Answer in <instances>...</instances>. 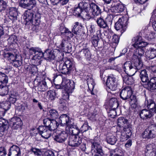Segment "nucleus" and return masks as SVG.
<instances>
[{"label": "nucleus", "instance_id": "obj_1", "mask_svg": "<svg viewBox=\"0 0 156 156\" xmlns=\"http://www.w3.org/2000/svg\"><path fill=\"white\" fill-rule=\"evenodd\" d=\"M145 103L150 109H144L140 112V116L143 119L151 118L156 113V105L152 98H147Z\"/></svg>", "mask_w": 156, "mask_h": 156}, {"label": "nucleus", "instance_id": "obj_2", "mask_svg": "<svg viewBox=\"0 0 156 156\" xmlns=\"http://www.w3.org/2000/svg\"><path fill=\"white\" fill-rule=\"evenodd\" d=\"M23 16V18L27 23H31L35 26L40 24L41 16L38 13L34 15L33 11L29 9L24 12Z\"/></svg>", "mask_w": 156, "mask_h": 156}, {"label": "nucleus", "instance_id": "obj_3", "mask_svg": "<svg viewBox=\"0 0 156 156\" xmlns=\"http://www.w3.org/2000/svg\"><path fill=\"white\" fill-rule=\"evenodd\" d=\"M85 5L87 6L86 12L85 14L86 19H90L95 18L101 12V9L98 6L94 3L90 4L87 2Z\"/></svg>", "mask_w": 156, "mask_h": 156}, {"label": "nucleus", "instance_id": "obj_4", "mask_svg": "<svg viewBox=\"0 0 156 156\" xmlns=\"http://www.w3.org/2000/svg\"><path fill=\"white\" fill-rule=\"evenodd\" d=\"M55 87L57 89H65L67 91L64 93L63 97L65 98H69L70 94H71L74 89L75 86L73 84L71 83L69 80L66 81L63 80L61 85L55 84Z\"/></svg>", "mask_w": 156, "mask_h": 156}, {"label": "nucleus", "instance_id": "obj_5", "mask_svg": "<svg viewBox=\"0 0 156 156\" xmlns=\"http://www.w3.org/2000/svg\"><path fill=\"white\" fill-rule=\"evenodd\" d=\"M74 65V62L73 60L67 59L63 63L59 64L58 67L59 71L63 74H69L70 73Z\"/></svg>", "mask_w": 156, "mask_h": 156}, {"label": "nucleus", "instance_id": "obj_6", "mask_svg": "<svg viewBox=\"0 0 156 156\" xmlns=\"http://www.w3.org/2000/svg\"><path fill=\"white\" fill-rule=\"evenodd\" d=\"M86 2H80L78 5V6L75 7L74 10L73 14L75 16L77 17L84 16L85 17V14L86 12L87 6L85 4Z\"/></svg>", "mask_w": 156, "mask_h": 156}, {"label": "nucleus", "instance_id": "obj_7", "mask_svg": "<svg viewBox=\"0 0 156 156\" xmlns=\"http://www.w3.org/2000/svg\"><path fill=\"white\" fill-rule=\"evenodd\" d=\"M144 138H153L156 137V126L152 125L144 130L142 134Z\"/></svg>", "mask_w": 156, "mask_h": 156}, {"label": "nucleus", "instance_id": "obj_8", "mask_svg": "<svg viewBox=\"0 0 156 156\" xmlns=\"http://www.w3.org/2000/svg\"><path fill=\"white\" fill-rule=\"evenodd\" d=\"M128 19L123 18H119L118 21L115 24V28L117 30H120L121 33H123L127 27Z\"/></svg>", "mask_w": 156, "mask_h": 156}, {"label": "nucleus", "instance_id": "obj_9", "mask_svg": "<svg viewBox=\"0 0 156 156\" xmlns=\"http://www.w3.org/2000/svg\"><path fill=\"white\" fill-rule=\"evenodd\" d=\"M91 153L94 156H103V153L100 143L94 141L92 143Z\"/></svg>", "mask_w": 156, "mask_h": 156}, {"label": "nucleus", "instance_id": "obj_10", "mask_svg": "<svg viewBox=\"0 0 156 156\" xmlns=\"http://www.w3.org/2000/svg\"><path fill=\"white\" fill-rule=\"evenodd\" d=\"M106 83L108 88L111 90L114 91L116 89L117 81L114 75H111L108 76Z\"/></svg>", "mask_w": 156, "mask_h": 156}, {"label": "nucleus", "instance_id": "obj_11", "mask_svg": "<svg viewBox=\"0 0 156 156\" xmlns=\"http://www.w3.org/2000/svg\"><path fill=\"white\" fill-rule=\"evenodd\" d=\"M23 125L22 122L20 118L18 117H14L10 120L9 126L14 129L20 128Z\"/></svg>", "mask_w": 156, "mask_h": 156}, {"label": "nucleus", "instance_id": "obj_12", "mask_svg": "<svg viewBox=\"0 0 156 156\" xmlns=\"http://www.w3.org/2000/svg\"><path fill=\"white\" fill-rule=\"evenodd\" d=\"M68 142L70 146L72 147H77L81 143V139L78 136L70 135Z\"/></svg>", "mask_w": 156, "mask_h": 156}, {"label": "nucleus", "instance_id": "obj_13", "mask_svg": "<svg viewBox=\"0 0 156 156\" xmlns=\"http://www.w3.org/2000/svg\"><path fill=\"white\" fill-rule=\"evenodd\" d=\"M58 122L62 126L66 127L72 126L73 123L69 119V116L66 114H63L59 117Z\"/></svg>", "mask_w": 156, "mask_h": 156}, {"label": "nucleus", "instance_id": "obj_14", "mask_svg": "<svg viewBox=\"0 0 156 156\" xmlns=\"http://www.w3.org/2000/svg\"><path fill=\"white\" fill-rule=\"evenodd\" d=\"M105 104L107 109H116L119 106L117 98H108Z\"/></svg>", "mask_w": 156, "mask_h": 156}, {"label": "nucleus", "instance_id": "obj_15", "mask_svg": "<svg viewBox=\"0 0 156 156\" xmlns=\"http://www.w3.org/2000/svg\"><path fill=\"white\" fill-rule=\"evenodd\" d=\"M59 47L66 53H69L72 51V45L67 39H63L61 41Z\"/></svg>", "mask_w": 156, "mask_h": 156}, {"label": "nucleus", "instance_id": "obj_16", "mask_svg": "<svg viewBox=\"0 0 156 156\" xmlns=\"http://www.w3.org/2000/svg\"><path fill=\"white\" fill-rule=\"evenodd\" d=\"M37 130L39 133L44 138L48 139L51 136V131L44 126H40Z\"/></svg>", "mask_w": 156, "mask_h": 156}, {"label": "nucleus", "instance_id": "obj_17", "mask_svg": "<svg viewBox=\"0 0 156 156\" xmlns=\"http://www.w3.org/2000/svg\"><path fill=\"white\" fill-rule=\"evenodd\" d=\"M107 11L114 13H120L125 9V6L119 3L111 7L110 5L107 7Z\"/></svg>", "mask_w": 156, "mask_h": 156}, {"label": "nucleus", "instance_id": "obj_18", "mask_svg": "<svg viewBox=\"0 0 156 156\" xmlns=\"http://www.w3.org/2000/svg\"><path fill=\"white\" fill-rule=\"evenodd\" d=\"M118 125L121 129H131V126L128 120L123 117H120L118 120Z\"/></svg>", "mask_w": 156, "mask_h": 156}, {"label": "nucleus", "instance_id": "obj_19", "mask_svg": "<svg viewBox=\"0 0 156 156\" xmlns=\"http://www.w3.org/2000/svg\"><path fill=\"white\" fill-rule=\"evenodd\" d=\"M124 71L127 74H130L131 75H134L136 72V69L133 67V64L130 62H127L124 64Z\"/></svg>", "mask_w": 156, "mask_h": 156}, {"label": "nucleus", "instance_id": "obj_20", "mask_svg": "<svg viewBox=\"0 0 156 156\" xmlns=\"http://www.w3.org/2000/svg\"><path fill=\"white\" fill-rule=\"evenodd\" d=\"M144 152L146 156H156V148L153 144H149L147 145Z\"/></svg>", "mask_w": 156, "mask_h": 156}, {"label": "nucleus", "instance_id": "obj_21", "mask_svg": "<svg viewBox=\"0 0 156 156\" xmlns=\"http://www.w3.org/2000/svg\"><path fill=\"white\" fill-rule=\"evenodd\" d=\"M111 16H108L105 18V20L101 17L98 18L96 20V22L98 26L102 28H105L108 27L107 24V22L109 19L110 20H109V22L111 23L112 20L111 19Z\"/></svg>", "mask_w": 156, "mask_h": 156}, {"label": "nucleus", "instance_id": "obj_22", "mask_svg": "<svg viewBox=\"0 0 156 156\" xmlns=\"http://www.w3.org/2000/svg\"><path fill=\"white\" fill-rule=\"evenodd\" d=\"M8 121L2 118H0V136H2L4 132L7 130L8 128Z\"/></svg>", "mask_w": 156, "mask_h": 156}, {"label": "nucleus", "instance_id": "obj_23", "mask_svg": "<svg viewBox=\"0 0 156 156\" xmlns=\"http://www.w3.org/2000/svg\"><path fill=\"white\" fill-rule=\"evenodd\" d=\"M10 107V102L8 101L3 102L0 104V115L3 116L6 112Z\"/></svg>", "mask_w": 156, "mask_h": 156}, {"label": "nucleus", "instance_id": "obj_24", "mask_svg": "<svg viewBox=\"0 0 156 156\" xmlns=\"http://www.w3.org/2000/svg\"><path fill=\"white\" fill-rule=\"evenodd\" d=\"M74 124L73 123L72 126L66 127V133L71 135H70L78 136L79 133L80 132V130L77 127H76V128H74Z\"/></svg>", "mask_w": 156, "mask_h": 156}, {"label": "nucleus", "instance_id": "obj_25", "mask_svg": "<svg viewBox=\"0 0 156 156\" xmlns=\"http://www.w3.org/2000/svg\"><path fill=\"white\" fill-rule=\"evenodd\" d=\"M132 91L129 86H126L120 92V98H131Z\"/></svg>", "mask_w": 156, "mask_h": 156}, {"label": "nucleus", "instance_id": "obj_26", "mask_svg": "<svg viewBox=\"0 0 156 156\" xmlns=\"http://www.w3.org/2000/svg\"><path fill=\"white\" fill-rule=\"evenodd\" d=\"M122 129V130L121 132L120 138V140L122 142H123L127 140L129 138L132 134V132L130 129Z\"/></svg>", "mask_w": 156, "mask_h": 156}, {"label": "nucleus", "instance_id": "obj_27", "mask_svg": "<svg viewBox=\"0 0 156 156\" xmlns=\"http://www.w3.org/2000/svg\"><path fill=\"white\" fill-rule=\"evenodd\" d=\"M8 156H21L20 148L16 145H12L9 149Z\"/></svg>", "mask_w": 156, "mask_h": 156}, {"label": "nucleus", "instance_id": "obj_28", "mask_svg": "<svg viewBox=\"0 0 156 156\" xmlns=\"http://www.w3.org/2000/svg\"><path fill=\"white\" fill-rule=\"evenodd\" d=\"M8 17L12 22L16 20L17 19L18 12L16 8H10L9 9Z\"/></svg>", "mask_w": 156, "mask_h": 156}, {"label": "nucleus", "instance_id": "obj_29", "mask_svg": "<svg viewBox=\"0 0 156 156\" xmlns=\"http://www.w3.org/2000/svg\"><path fill=\"white\" fill-rule=\"evenodd\" d=\"M54 53H52L51 51L50 50V52L49 53V55L47 57V58H46L47 60H51L54 59L55 57H57L58 58H62L63 56V54L60 52V51L58 49H56L54 51Z\"/></svg>", "mask_w": 156, "mask_h": 156}, {"label": "nucleus", "instance_id": "obj_30", "mask_svg": "<svg viewBox=\"0 0 156 156\" xmlns=\"http://www.w3.org/2000/svg\"><path fill=\"white\" fill-rule=\"evenodd\" d=\"M66 132H61L57 135L55 136L54 140L57 142L62 143L65 141L67 137V134Z\"/></svg>", "mask_w": 156, "mask_h": 156}, {"label": "nucleus", "instance_id": "obj_31", "mask_svg": "<svg viewBox=\"0 0 156 156\" xmlns=\"http://www.w3.org/2000/svg\"><path fill=\"white\" fill-rule=\"evenodd\" d=\"M36 4L35 0H20V6L24 8Z\"/></svg>", "mask_w": 156, "mask_h": 156}, {"label": "nucleus", "instance_id": "obj_32", "mask_svg": "<svg viewBox=\"0 0 156 156\" xmlns=\"http://www.w3.org/2000/svg\"><path fill=\"white\" fill-rule=\"evenodd\" d=\"M100 34V37L102 40H105L106 39H110L112 35V33L109 30L104 31L102 33H101L100 30L97 32V34Z\"/></svg>", "mask_w": 156, "mask_h": 156}, {"label": "nucleus", "instance_id": "obj_33", "mask_svg": "<svg viewBox=\"0 0 156 156\" xmlns=\"http://www.w3.org/2000/svg\"><path fill=\"white\" fill-rule=\"evenodd\" d=\"M146 54L149 59H153L156 57V49L153 47H150L147 49Z\"/></svg>", "mask_w": 156, "mask_h": 156}, {"label": "nucleus", "instance_id": "obj_34", "mask_svg": "<svg viewBox=\"0 0 156 156\" xmlns=\"http://www.w3.org/2000/svg\"><path fill=\"white\" fill-rule=\"evenodd\" d=\"M132 58L133 62V67L136 69V72L138 70L142 68L143 65V63L139 58H134V59Z\"/></svg>", "mask_w": 156, "mask_h": 156}, {"label": "nucleus", "instance_id": "obj_35", "mask_svg": "<svg viewBox=\"0 0 156 156\" xmlns=\"http://www.w3.org/2000/svg\"><path fill=\"white\" fill-rule=\"evenodd\" d=\"M37 85V89L39 91H44L48 89L46 83L44 80L38 82Z\"/></svg>", "mask_w": 156, "mask_h": 156}, {"label": "nucleus", "instance_id": "obj_36", "mask_svg": "<svg viewBox=\"0 0 156 156\" xmlns=\"http://www.w3.org/2000/svg\"><path fill=\"white\" fill-rule=\"evenodd\" d=\"M106 140L108 143L114 145L116 142L117 140L115 135L111 133H109L107 137Z\"/></svg>", "mask_w": 156, "mask_h": 156}, {"label": "nucleus", "instance_id": "obj_37", "mask_svg": "<svg viewBox=\"0 0 156 156\" xmlns=\"http://www.w3.org/2000/svg\"><path fill=\"white\" fill-rule=\"evenodd\" d=\"M139 76L140 79L143 82L146 83L148 81V75L146 70H141Z\"/></svg>", "mask_w": 156, "mask_h": 156}, {"label": "nucleus", "instance_id": "obj_38", "mask_svg": "<svg viewBox=\"0 0 156 156\" xmlns=\"http://www.w3.org/2000/svg\"><path fill=\"white\" fill-rule=\"evenodd\" d=\"M135 48L136 49L134 50L133 55L132 57L133 59H134V58H139L138 55L141 56L144 54V48Z\"/></svg>", "mask_w": 156, "mask_h": 156}, {"label": "nucleus", "instance_id": "obj_39", "mask_svg": "<svg viewBox=\"0 0 156 156\" xmlns=\"http://www.w3.org/2000/svg\"><path fill=\"white\" fill-rule=\"evenodd\" d=\"M123 153L121 149H116L111 151L109 156H123Z\"/></svg>", "mask_w": 156, "mask_h": 156}, {"label": "nucleus", "instance_id": "obj_40", "mask_svg": "<svg viewBox=\"0 0 156 156\" xmlns=\"http://www.w3.org/2000/svg\"><path fill=\"white\" fill-rule=\"evenodd\" d=\"M8 81V77L6 75L0 72V82L2 84H6Z\"/></svg>", "mask_w": 156, "mask_h": 156}, {"label": "nucleus", "instance_id": "obj_41", "mask_svg": "<svg viewBox=\"0 0 156 156\" xmlns=\"http://www.w3.org/2000/svg\"><path fill=\"white\" fill-rule=\"evenodd\" d=\"M4 56L11 63L17 58L16 55H15L11 53H5Z\"/></svg>", "mask_w": 156, "mask_h": 156}, {"label": "nucleus", "instance_id": "obj_42", "mask_svg": "<svg viewBox=\"0 0 156 156\" xmlns=\"http://www.w3.org/2000/svg\"><path fill=\"white\" fill-rule=\"evenodd\" d=\"M124 82L128 85H131L133 83L134 80L131 76H128L127 75L124 76L123 78Z\"/></svg>", "mask_w": 156, "mask_h": 156}, {"label": "nucleus", "instance_id": "obj_43", "mask_svg": "<svg viewBox=\"0 0 156 156\" xmlns=\"http://www.w3.org/2000/svg\"><path fill=\"white\" fill-rule=\"evenodd\" d=\"M79 24V23L78 22L75 23V25L72 30V32L76 35H79L81 31V28H80V27Z\"/></svg>", "mask_w": 156, "mask_h": 156}, {"label": "nucleus", "instance_id": "obj_44", "mask_svg": "<svg viewBox=\"0 0 156 156\" xmlns=\"http://www.w3.org/2000/svg\"><path fill=\"white\" fill-rule=\"evenodd\" d=\"M43 57V52L40 49L38 48L37 51L36 52L35 55L33 57V59L34 60L37 59L39 60Z\"/></svg>", "mask_w": 156, "mask_h": 156}, {"label": "nucleus", "instance_id": "obj_45", "mask_svg": "<svg viewBox=\"0 0 156 156\" xmlns=\"http://www.w3.org/2000/svg\"><path fill=\"white\" fill-rule=\"evenodd\" d=\"M6 84H1L0 85V95L3 96L8 93Z\"/></svg>", "mask_w": 156, "mask_h": 156}, {"label": "nucleus", "instance_id": "obj_46", "mask_svg": "<svg viewBox=\"0 0 156 156\" xmlns=\"http://www.w3.org/2000/svg\"><path fill=\"white\" fill-rule=\"evenodd\" d=\"M58 125V122L55 120L52 119L51 120L50 126L48 128L50 130L52 131L56 129Z\"/></svg>", "mask_w": 156, "mask_h": 156}, {"label": "nucleus", "instance_id": "obj_47", "mask_svg": "<svg viewBox=\"0 0 156 156\" xmlns=\"http://www.w3.org/2000/svg\"><path fill=\"white\" fill-rule=\"evenodd\" d=\"M87 81L89 89L90 90H93L95 85L94 80L92 78L90 77L87 78Z\"/></svg>", "mask_w": 156, "mask_h": 156}, {"label": "nucleus", "instance_id": "obj_48", "mask_svg": "<svg viewBox=\"0 0 156 156\" xmlns=\"http://www.w3.org/2000/svg\"><path fill=\"white\" fill-rule=\"evenodd\" d=\"M89 129H91L90 127L88 126L87 122H84L79 130L80 132L83 133L86 132Z\"/></svg>", "mask_w": 156, "mask_h": 156}, {"label": "nucleus", "instance_id": "obj_49", "mask_svg": "<svg viewBox=\"0 0 156 156\" xmlns=\"http://www.w3.org/2000/svg\"><path fill=\"white\" fill-rule=\"evenodd\" d=\"M17 41V37L14 35L10 36L8 39V44L10 45L16 43Z\"/></svg>", "mask_w": 156, "mask_h": 156}, {"label": "nucleus", "instance_id": "obj_50", "mask_svg": "<svg viewBox=\"0 0 156 156\" xmlns=\"http://www.w3.org/2000/svg\"><path fill=\"white\" fill-rule=\"evenodd\" d=\"M142 41V38L140 36H137L134 37L132 39V42L133 43V46L134 47L135 46H137L138 44Z\"/></svg>", "mask_w": 156, "mask_h": 156}, {"label": "nucleus", "instance_id": "obj_51", "mask_svg": "<svg viewBox=\"0 0 156 156\" xmlns=\"http://www.w3.org/2000/svg\"><path fill=\"white\" fill-rule=\"evenodd\" d=\"M131 108L132 109H135L137 105V100L136 98H130L129 100Z\"/></svg>", "mask_w": 156, "mask_h": 156}, {"label": "nucleus", "instance_id": "obj_52", "mask_svg": "<svg viewBox=\"0 0 156 156\" xmlns=\"http://www.w3.org/2000/svg\"><path fill=\"white\" fill-rule=\"evenodd\" d=\"M49 113L48 115H50V117L53 119L57 118L58 117L57 112L54 109H51L49 111Z\"/></svg>", "mask_w": 156, "mask_h": 156}, {"label": "nucleus", "instance_id": "obj_53", "mask_svg": "<svg viewBox=\"0 0 156 156\" xmlns=\"http://www.w3.org/2000/svg\"><path fill=\"white\" fill-rule=\"evenodd\" d=\"M99 34H97V36H94L92 38V43L94 47H97L99 41L98 36Z\"/></svg>", "mask_w": 156, "mask_h": 156}, {"label": "nucleus", "instance_id": "obj_54", "mask_svg": "<svg viewBox=\"0 0 156 156\" xmlns=\"http://www.w3.org/2000/svg\"><path fill=\"white\" fill-rule=\"evenodd\" d=\"M12 65L16 67H17L21 65L22 62L21 60L17 58L11 63Z\"/></svg>", "mask_w": 156, "mask_h": 156}, {"label": "nucleus", "instance_id": "obj_55", "mask_svg": "<svg viewBox=\"0 0 156 156\" xmlns=\"http://www.w3.org/2000/svg\"><path fill=\"white\" fill-rule=\"evenodd\" d=\"M84 54V52L82 49L81 51H79L77 53L76 57L78 59L81 60L82 59L85 58Z\"/></svg>", "mask_w": 156, "mask_h": 156}, {"label": "nucleus", "instance_id": "obj_56", "mask_svg": "<svg viewBox=\"0 0 156 156\" xmlns=\"http://www.w3.org/2000/svg\"><path fill=\"white\" fill-rule=\"evenodd\" d=\"M83 50L84 52L85 58L87 59H89L90 58L91 55V54L90 50L88 48H83Z\"/></svg>", "mask_w": 156, "mask_h": 156}, {"label": "nucleus", "instance_id": "obj_57", "mask_svg": "<svg viewBox=\"0 0 156 156\" xmlns=\"http://www.w3.org/2000/svg\"><path fill=\"white\" fill-rule=\"evenodd\" d=\"M145 87L151 90H154L156 89V83H147L145 85Z\"/></svg>", "mask_w": 156, "mask_h": 156}, {"label": "nucleus", "instance_id": "obj_58", "mask_svg": "<svg viewBox=\"0 0 156 156\" xmlns=\"http://www.w3.org/2000/svg\"><path fill=\"white\" fill-rule=\"evenodd\" d=\"M38 48H37L32 47L30 48H27V50L29 51L27 54L29 55H32L34 53L35 54L36 52L37 51Z\"/></svg>", "mask_w": 156, "mask_h": 156}, {"label": "nucleus", "instance_id": "obj_59", "mask_svg": "<svg viewBox=\"0 0 156 156\" xmlns=\"http://www.w3.org/2000/svg\"><path fill=\"white\" fill-rule=\"evenodd\" d=\"M108 109L109 111L108 115L111 118H114L117 115L115 109H113L112 108Z\"/></svg>", "mask_w": 156, "mask_h": 156}, {"label": "nucleus", "instance_id": "obj_60", "mask_svg": "<svg viewBox=\"0 0 156 156\" xmlns=\"http://www.w3.org/2000/svg\"><path fill=\"white\" fill-rule=\"evenodd\" d=\"M148 43L147 42L142 41L139 43L137 45V46H135L134 48H144L146 47L148 45Z\"/></svg>", "mask_w": 156, "mask_h": 156}, {"label": "nucleus", "instance_id": "obj_61", "mask_svg": "<svg viewBox=\"0 0 156 156\" xmlns=\"http://www.w3.org/2000/svg\"><path fill=\"white\" fill-rule=\"evenodd\" d=\"M31 151L35 155H37V156H42V153L39 149L36 148H32L31 149Z\"/></svg>", "mask_w": 156, "mask_h": 156}, {"label": "nucleus", "instance_id": "obj_62", "mask_svg": "<svg viewBox=\"0 0 156 156\" xmlns=\"http://www.w3.org/2000/svg\"><path fill=\"white\" fill-rule=\"evenodd\" d=\"M104 2V11L107 12V7H108L111 3L112 0H103Z\"/></svg>", "mask_w": 156, "mask_h": 156}, {"label": "nucleus", "instance_id": "obj_63", "mask_svg": "<svg viewBox=\"0 0 156 156\" xmlns=\"http://www.w3.org/2000/svg\"><path fill=\"white\" fill-rule=\"evenodd\" d=\"M51 121V120H50V119L48 118L44 119L43 120V123L44 126L46 128H47L48 129L49 126H50Z\"/></svg>", "mask_w": 156, "mask_h": 156}, {"label": "nucleus", "instance_id": "obj_64", "mask_svg": "<svg viewBox=\"0 0 156 156\" xmlns=\"http://www.w3.org/2000/svg\"><path fill=\"white\" fill-rule=\"evenodd\" d=\"M119 37L116 34H114L113 35L112 42L115 44H117L119 42Z\"/></svg>", "mask_w": 156, "mask_h": 156}]
</instances>
